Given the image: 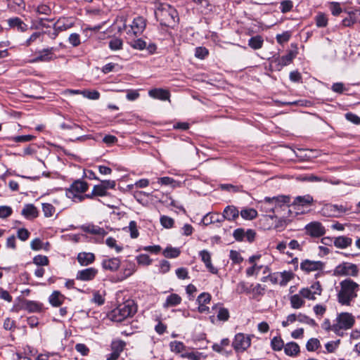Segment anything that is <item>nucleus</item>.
I'll list each match as a JSON object with an SVG mask.
<instances>
[{"mask_svg": "<svg viewBox=\"0 0 360 360\" xmlns=\"http://www.w3.org/2000/svg\"><path fill=\"white\" fill-rule=\"evenodd\" d=\"M359 285L350 278H347L340 283V290H338L337 300L343 306H352L358 296Z\"/></svg>", "mask_w": 360, "mask_h": 360, "instance_id": "obj_1", "label": "nucleus"}, {"mask_svg": "<svg viewBox=\"0 0 360 360\" xmlns=\"http://www.w3.org/2000/svg\"><path fill=\"white\" fill-rule=\"evenodd\" d=\"M290 197L288 195H278L274 197H265L259 202L261 210L265 212H272L273 214L279 213L281 210L289 209ZM271 219L276 217V214L270 216Z\"/></svg>", "mask_w": 360, "mask_h": 360, "instance_id": "obj_2", "label": "nucleus"}, {"mask_svg": "<svg viewBox=\"0 0 360 360\" xmlns=\"http://www.w3.org/2000/svg\"><path fill=\"white\" fill-rule=\"evenodd\" d=\"M155 14L160 24L166 27H173L179 20L177 11L167 4L160 5Z\"/></svg>", "mask_w": 360, "mask_h": 360, "instance_id": "obj_3", "label": "nucleus"}, {"mask_svg": "<svg viewBox=\"0 0 360 360\" xmlns=\"http://www.w3.org/2000/svg\"><path fill=\"white\" fill-rule=\"evenodd\" d=\"M136 312V306L132 301H127L119 304L110 314V319L115 322H121L132 316Z\"/></svg>", "mask_w": 360, "mask_h": 360, "instance_id": "obj_4", "label": "nucleus"}, {"mask_svg": "<svg viewBox=\"0 0 360 360\" xmlns=\"http://www.w3.org/2000/svg\"><path fill=\"white\" fill-rule=\"evenodd\" d=\"M354 323L355 318L351 313L341 312L336 317L333 332L337 335L342 337L345 330L352 328Z\"/></svg>", "mask_w": 360, "mask_h": 360, "instance_id": "obj_5", "label": "nucleus"}, {"mask_svg": "<svg viewBox=\"0 0 360 360\" xmlns=\"http://www.w3.org/2000/svg\"><path fill=\"white\" fill-rule=\"evenodd\" d=\"M359 269L356 264L343 262L338 265L334 269V275L338 276H357Z\"/></svg>", "mask_w": 360, "mask_h": 360, "instance_id": "obj_6", "label": "nucleus"}, {"mask_svg": "<svg viewBox=\"0 0 360 360\" xmlns=\"http://www.w3.org/2000/svg\"><path fill=\"white\" fill-rule=\"evenodd\" d=\"M250 345V336L242 333H237L232 342V346L236 352H245Z\"/></svg>", "mask_w": 360, "mask_h": 360, "instance_id": "obj_7", "label": "nucleus"}, {"mask_svg": "<svg viewBox=\"0 0 360 360\" xmlns=\"http://www.w3.org/2000/svg\"><path fill=\"white\" fill-rule=\"evenodd\" d=\"M350 210L351 207L347 205L328 204L323 208L324 213L333 217H340Z\"/></svg>", "mask_w": 360, "mask_h": 360, "instance_id": "obj_8", "label": "nucleus"}, {"mask_svg": "<svg viewBox=\"0 0 360 360\" xmlns=\"http://www.w3.org/2000/svg\"><path fill=\"white\" fill-rule=\"evenodd\" d=\"M20 309L29 313H40L44 311L45 308L41 302L34 300H22Z\"/></svg>", "mask_w": 360, "mask_h": 360, "instance_id": "obj_9", "label": "nucleus"}, {"mask_svg": "<svg viewBox=\"0 0 360 360\" xmlns=\"http://www.w3.org/2000/svg\"><path fill=\"white\" fill-rule=\"evenodd\" d=\"M89 186L88 184L82 180H76L70 186L68 189H67V195L69 198L72 197H78L77 193H84L88 190Z\"/></svg>", "mask_w": 360, "mask_h": 360, "instance_id": "obj_10", "label": "nucleus"}, {"mask_svg": "<svg viewBox=\"0 0 360 360\" xmlns=\"http://www.w3.org/2000/svg\"><path fill=\"white\" fill-rule=\"evenodd\" d=\"M126 342L121 340H113L111 343L112 352L107 356V360H117L123 352Z\"/></svg>", "mask_w": 360, "mask_h": 360, "instance_id": "obj_11", "label": "nucleus"}, {"mask_svg": "<svg viewBox=\"0 0 360 360\" xmlns=\"http://www.w3.org/2000/svg\"><path fill=\"white\" fill-rule=\"evenodd\" d=\"M295 57V54L290 51L285 56L275 58L271 63L274 65L276 70H281L284 66L289 65Z\"/></svg>", "mask_w": 360, "mask_h": 360, "instance_id": "obj_12", "label": "nucleus"}, {"mask_svg": "<svg viewBox=\"0 0 360 360\" xmlns=\"http://www.w3.org/2000/svg\"><path fill=\"white\" fill-rule=\"evenodd\" d=\"M324 266L325 264L321 261H312L309 259H305L300 264V269L306 272L323 270Z\"/></svg>", "mask_w": 360, "mask_h": 360, "instance_id": "obj_13", "label": "nucleus"}, {"mask_svg": "<svg viewBox=\"0 0 360 360\" xmlns=\"http://www.w3.org/2000/svg\"><path fill=\"white\" fill-rule=\"evenodd\" d=\"M307 232L312 237H321L326 233L325 228L320 222L314 221L306 226Z\"/></svg>", "mask_w": 360, "mask_h": 360, "instance_id": "obj_14", "label": "nucleus"}, {"mask_svg": "<svg viewBox=\"0 0 360 360\" xmlns=\"http://www.w3.org/2000/svg\"><path fill=\"white\" fill-rule=\"evenodd\" d=\"M98 270L94 267H89L85 269L78 271L76 274V279L82 281H89L93 280L97 275Z\"/></svg>", "mask_w": 360, "mask_h": 360, "instance_id": "obj_15", "label": "nucleus"}, {"mask_svg": "<svg viewBox=\"0 0 360 360\" xmlns=\"http://www.w3.org/2000/svg\"><path fill=\"white\" fill-rule=\"evenodd\" d=\"M56 50L53 47L44 49L39 51L37 56L32 60V62H49L53 60V52Z\"/></svg>", "mask_w": 360, "mask_h": 360, "instance_id": "obj_16", "label": "nucleus"}, {"mask_svg": "<svg viewBox=\"0 0 360 360\" xmlns=\"http://www.w3.org/2000/svg\"><path fill=\"white\" fill-rule=\"evenodd\" d=\"M121 262L119 258L113 257L109 259H104L102 261L101 265L103 269L116 271L120 266Z\"/></svg>", "mask_w": 360, "mask_h": 360, "instance_id": "obj_17", "label": "nucleus"}, {"mask_svg": "<svg viewBox=\"0 0 360 360\" xmlns=\"http://www.w3.org/2000/svg\"><path fill=\"white\" fill-rule=\"evenodd\" d=\"M7 22L11 28L15 29L18 32H24L28 30V25L18 17L11 18L7 20Z\"/></svg>", "mask_w": 360, "mask_h": 360, "instance_id": "obj_18", "label": "nucleus"}, {"mask_svg": "<svg viewBox=\"0 0 360 360\" xmlns=\"http://www.w3.org/2000/svg\"><path fill=\"white\" fill-rule=\"evenodd\" d=\"M239 214L240 212L235 206L228 205L224 208L221 217L223 221L224 219L229 221H234L238 217Z\"/></svg>", "mask_w": 360, "mask_h": 360, "instance_id": "obj_19", "label": "nucleus"}, {"mask_svg": "<svg viewBox=\"0 0 360 360\" xmlns=\"http://www.w3.org/2000/svg\"><path fill=\"white\" fill-rule=\"evenodd\" d=\"M146 25V20L141 16L135 18L131 25V29L134 34H139L143 32Z\"/></svg>", "mask_w": 360, "mask_h": 360, "instance_id": "obj_20", "label": "nucleus"}, {"mask_svg": "<svg viewBox=\"0 0 360 360\" xmlns=\"http://www.w3.org/2000/svg\"><path fill=\"white\" fill-rule=\"evenodd\" d=\"M199 255L201 257L202 261L205 263V266L207 269L214 274L218 273V270L215 268L211 262V255L207 250H203L199 252Z\"/></svg>", "mask_w": 360, "mask_h": 360, "instance_id": "obj_21", "label": "nucleus"}, {"mask_svg": "<svg viewBox=\"0 0 360 360\" xmlns=\"http://www.w3.org/2000/svg\"><path fill=\"white\" fill-rule=\"evenodd\" d=\"M80 229L86 232V233H91V234H93V235H98V236H105L108 232L105 231L104 230V229L98 226H96V225H94V224H86V225H82Z\"/></svg>", "mask_w": 360, "mask_h": 360, "instance_id": "obj_22", "label": "nucleus"}, {"mask_svg": "<svg viewBox=\"0 0 360 360\" xmlns=\"http://www.w3.org/2000/svg\"><path fill=\"white\" fill-rule=\"evenodd\" d=\"M65 298L60 292L55 290L49 297V302L52 307H58L63 304Z\"/></svg>", "mask_w": 360, "mask_h": 360, "instance_id": "obj_23", "label": "nucleus"}, {"mask_svg": "<svg viewBox=\"0 0 360 360\" xmlns=\"http://www.w3.org/2000/svg\"><path fill=\"white\" fill-rule=\"evenodd\" d=\"M77 259L81 266H88L95 261V255L91 252H82L77 255Z\"/></svg>", "mask_w": 360, "mask_h": 360, "instance_id": "obj_24", "label": "nucleus"}, {"mask_svg": "<svg viewBox=\"0 0 360 360\" xmlns=\"http://www.w3.org/2000/svg\"><path fill=\"white\" fill-rule=\"evenodd\" d=\"M148 94L150 97L162 101L169 100V91L162 89H153L149 91Z\"/></svg>", "mask_w": 360, "mask_h": 360, "instance_id": "obj_25", "label": "nucleus"}, {"mask_svg": "<svg viewBox=\"0 0 360 360\" xmlns=\"http://www.w3.org/2000/svg\"><path fill=\"white\" fill-rule=\"evenodd\" d=\"M359 15H360V9L349 11L348 17L344 18L342 21V25L345 27L352 26L357 21Z\"/></svg>", "mask_w": 360, "mask_h": 360, "instance_id": "obj_26", "label": "nucleus"}, {"mask_svg": "<svg viewBox=\"0 0 360 360\" xmlns=\"http://www.w3.org/2000/svg\"><path fill=\"white\" fill-rule=\"evenodd\" d=\"M300 346L295 342H288L285 345L284 352L286 355L295 357L300 353Z\"/></svg>", "mask_w": 360, "mask_h": 360, "instance_id": "obj_27", "label": "nucleus"}, {"mask_svg": "<svg viewBox=\"0 0 360 360\" xmlns=\"http://www.w3.org/2000/svg\"><path fill=\"white\" fill-rule=\"evenodd\" d=\"M333 243L336 248L344 249L352 245V239L345 236H338L335 238Z\"/></svg>", "mask_w": 360, "mask_h": 360, "instance_id": "obj_28", "label": "nucleus"}, {"mask_svg": "<svg viewBox=\"0 0 360 360\" xmlns=\"http://www.w3.org/2000/svg\"><path fill=\"white\" fill-rule=\"evenodd\" d=\"M72 25L73 24L72 22H69L67 18H63L58 19L56 22H54L53 28V30H56V31L60 32L70 29Z\"/></svg>", "mask_w": 360, "mask_h": 360, "instance_id": "obj_29", "label": "nucleus"}, {"mask_svg": "<svg viewBox=\"0 0 360 360\" xmlns=\"http://www.w3.org/2000/svg\"><path fill=\"white\" fill-rule=\"evenodd\" d=\"M181 302V297L176 293H172L168 295L163 304L164 308H169L179 305Z\"/></svg>", "mask_w": 360, "mask_h": 360, "instance_id": "obj_30", "label": "nucleus"}, {"mask_svg": "<svg viewBox=\"0 0 360 360\" xmlns=\"http://www.w3.org/2000/svg\"><path fill=\"white\" fill-rule=\"evenodd\" d=\"M223 221L222 217L219 215L217 213H208L203 217L202 219L201 223L205 226H208L209 224L221 222Z\"/></svg>", "mask_w": 360, "mask_h": 360, "instance_id": "obj_31", "label": "nucleus"}, {"mask_svg": "<svg viewBox=\"0 0 360 360\" xmlns=\"http://www.w3.org/2000/svg\"><path fill=\"white\" fill-rule=\"evenodd\" d=\"M313 198L310 195L297 196L293 201L294 205L307 206L312 203Z\"/></svg>", "mask_w": 360, "mask_h": 360, "instance_id": "obj_32", "label": "nucleus"}, {"mask_svg": "<svg viewBox=\"0 0 360 360\" xmlns=\"http://www.w3.org/2000/svg\"><path fill=\"white\" fill-rule=\"evenodd\" d=\"M263 44L264 39L261 35H256L248 40V46L254 50L261 49Z\"/></svg>", "mask_w": 360, "mask_h": 360, "instance_id": "obj_33", "label": "nucleus"}, {"mask_svg": "<svg viewBox=\"0 0 360 360\" xmlns=\"http://www.w3.org/2000/svg\"><path fill=\"white\" fill-rule=\"evenodd\" d=\"M21 213L26 218H35L38 215L37 208L32 204L26 205Z\"/></svg>", "mask_w": 360, "mask_h": 360, "instance_id": "obj_34", "label": "nucleus"}, {"mask_svg": "<svg viewBox=\"0 0 360 360\" xmlns=\"http://www.w3.org/2000/svg\"><path fill=\"white\" fill-rule=\"evenodd\" d=\"M243 219L245 220H252L257 217V212L253 208H245L240 212Z\"/></svg>", "mask_w": 360, "mask_h": 360, "instance_id": "obj_35", "label": "nucleus"}, {"mask_svg": "<svg viewBox=\"0 0 360 360\" xmlns=\"http://www.w3.org/2000/svg\"><path fill=\"white\" fill-rule=\"evenodd\" d=\"M181 251L177 248L171 246L167 247L162 252L163 255L167 258H176L179 256Z\"/></svg>", "mask_w": 360, "mask_h": 360, "instance_id": "obj_36", "label": "nucleus"}, {"mask_svg": "<svg viewBox=\"0 0 360 360\" xmlns=\"http://www.w3.org/2000/svg\"><path fill=\"white\" fill-rule=\"evenodd\" d=\"M279 276L281 278L279 284L281 286L286 285L287 283L294 278V274L290 271H284L283 272H281L279 273Z\"/></svg>", "mask_w": 360, "mask_h": 360, "instance_id": "obj_37", "label": "nucleus"}, {"mask_svg": "<svg viewBox=\"0 0 360 360\" xmlns=\"http://www.w3.org/2000/svg\"><path fill=\"white\" fill-rule=\"evenodd\" d=\"M290 300L291 307L294 309H300L304 304V300L301 297V296L299 294L292 295L290 297Z\"/></svg>", "mask_w": 360, "mask_h": 360, "instance_id": "obj_38", "label": "nucleus"}, {"mask_svg": "<svg viewBox=\"0 0 360 360\" xmlns=\"http://www.w3.org/2000/svg\"><path fill=\"white\" fill-rule=\"evenodd\" d=\"M271 347L274 351H281L284 349V342L281 337H274L271 340Z\"/></svg>", "mask_w": 360, "mask_h": 360, "instance_id": "obj_39", "label": "nucleus"}, {"mask_svg": "<svg viewBox=\"0 0 360 360\" xmlns=\"http://www.w3.org/2000/svg\"><path fill=\"white\" fill-rule=\"evenodd\" d=\"M315 22L318 27H325L328 25V18L326 14L319 13L315 17Z\"/></svg>", "mask_w": 360, "mask_h": 360, "instance_id": "obj_40", "label": "nucleus"}, {"mask_svg": "<svg viewBox=\"0 0 360 360\" xmlns=\"http://www.w3.org/2000/svg\"><path fill=\"white\" fill-rule=\"evenodd\" d=\"M129 44L132 48L137 50H143L146 48V42L142 39H133L129 41Z\"/></svg>", "mask_w": 360, "mask_h": 360, "instance_id": "obj_41", "label": "nucleus"}, {"mask_svg": "<svg viewBox=\"0 0 360 360\" xmlns=\"http://www.w3.org/2000/svg\"><path fill=\"white\" fill-rule=\"evenodd\" d=\"M43 33L39 32H34L24 43V45L26 46H30L32 44V43L35 42L37 39L40 41H42L41 37H42Z\"/></svg>", "mask_w": 360, "mask_h": 360, "instance_id": "obj_42", "label": "nucleus"}, {"mask_svg": "<svg viewBox=\"0 0 360 360\" xmlns=\"http://www.w3.org/2000/svg\"><path fill=\"white\" fill-rule=\"evenodd\" d=\"M297 321L300 323H306L313 327L316 326V323L313 319H311L307 315L301 313L297 315Z\"/></svg>", "mask_w": 360, "mask_h": 360, "instance_id": "obj_43", "label": "nucleus"}, {"mask_svg": "<svg viewBox=\"0 0 360 360\" xmlns=\"http://www.w3.org/2000/svg\"><path fill=\"white\" fill-rule=\"evenodd\" d=\"M209 54L207 49L203 46L196 47L195 49V56L199 59H205Z\"/></svg>", "mask_w": 360, "mask_h": 360, "instance_id": "obj_44", "label": "nucleus"}, {"mask_svg": "<svg viewBox=\"0 0 360 360\" xmlns=\"http://www.w3.org/2000/svg\"><path fill=\"white\" fill-rule=\"evenodd\" d=\"M320 346V342L316 338H311L308 340L306 345V348L309 352H314Z\"/></svg>", "mask_w": 360, "mask_h": 360, "instance_id": "obj_45", "label": "nucleus"}, {"mask_svg": "<svg viewBox=\"0 0 360 360\" xmlns=\"http://www.w3.org/2000/svg\"><path fill=\"white\" fill-rule=\"evenodd\" d=\"M122 41L119 38H114L109 41V48L112 51H117L122 49Z\"/></svg>", "mask_w": 360, "mask_h": 360, "instance_id": "obj_46", "label": "nucleus"}, {"mask_svg": "<svg viewBox=\"0 0 360 360\" xmlns=\"http://www.w3.org/2000/svg\"><path fill=\"white\" fill-rule=\"evenodd\" d=\"M108 194V191L104 189L101 184L95 185L91 192V195L97 196H105Z\"/></svg>", "mask_w": 360, "mask_h": 360, "instance_id": "obj_47", "label": "nucleus"}, {"mask_svg": "<svg viewBox=\"0 0 360 360\" xmlns=\"http://www.w3.org/2000/svg\"><path fill=\"white\" fill-rule=\"evenodd\" d=\"M293 8V3L290 0H285L281 2L280 10L281 13H286L292 10Z\"/></svg>", "mask_w": 360, "mask_h": 360, "instance_id": "obj_48", "label": "nucleus"}, {"mask_svg": "<svg viewBox=\"0 0 360 360\" xmlns=\"http://www.w3.org/2000/svg\"><path fill=\"white\" fill-rule=\"evenodd\" d=\"M170 348L172 352L180 353L185 349L186 346L181 342L174 341L170 342Z\"/></svg>", "mask_w": 360, "mask_h": 360, "instance_id": "obj_49", "label": "nucleus"}, {"mask_svg": "<svg viewBox=\"0 0 360 360\" xmlns=\"http://www.w3.org/2000/svg\"><path fill=\"white\" fill-rule=\"evenodd\" d=\"M8 6L15 10L24 9L25 3L24 0H8Z\"/></svg>", "mask_w": 360, "mask_h": 360, "instance_id": "obj_50", "label": "nucleus"}, {"mask_svg": "<svg viewBox=\"0 0 360 360\" xmlns=\"http://www.w3.org/2000/svg\"><path fill=\"white\" fill-rule=\"evenodd\" d=\"M33 262L37 266H46L49 264V259L46 256L39 255L33 258Z\"/></svg>", "mask_w": 360, "mask_h": 360, "instance_id": "obj_51", "label": "nucleus"}, {"mask_svg": "<svg viewBox=\"0 0 360 360\" xmlns=\"http://www.w3.org/2000/svg\"><path fill=\"white\" fill-rule=\"evenodd\" d=\"M229 311L226 308L220 307L217 313V319L219 321H226L229 319Z\"/></svg>", "mask_w": 360, "mask_h": 360, "instance_id": "obj_52", "label": "nucleus"}, {"mask_svg": "<svg viewBox=\"0 0 360 360\" xmlns=\"http://www.w3.org/2000/svg\"><path fill=\"white\" fill-rule=\"evenodd\" d=\"M174 221L172 218L167 216H162L160 217V224L166 229L172 228L174 225Z\"/></svg>", "mask_w": 360, "mask_h": 360, "instance_id": "obj_53", "label": "nucleus"}, {"mask_svg": "<svg viewBox=\"0 0 360 360\" xmlns=\"http://www.w3.org/2000/svg\"><path fill=\"white\" fill-rule=\"evenodd\" d=\"M299 295L302 297L307 298L308 300H314L316 299L315 295L313 293L312 290L309 288H302L300 290Z\"/></svg>", "mask_w": 360, "mask_h": 360, "instance_id": "obj_54", "label": "nucleus"}, {"mask_svg": "<svg viewBox=\"0 0 360 360\" xmlns=\"http://www.w3.org/2000/svg\"><path fill=\"white\" fill-rule=\"evenodd\" d=\"M106 245L111 248H115L117 252H120L123 248L117 245V241L115 238L109 237L105 240Z\"/></svg>", "mask_w": 360, "mask_h": 360, "instance_id": "obj_55", "label": "nucleus"}, {"mask_svg": "<svg viewBox=\"0 0 360 360\" xmlns=\"http://www.w3.org/2000/svg\"><path fill=\"white\" fill-rule=\"evenodd\" d=\"M211 300V295L207 292H202L197 298V302L198 304H206L210 303Z\"/></svg>", "mask_w": 360, "mask_h": 360, "instance_id": "obj_56", "label": "nucleus"}, {"mask_svg": "<svg viewBox=\"0 0 360 360\" xmlns=\"http://www.w3.org/2000/svg\"><path fill=\"white\" fill-rule=\"evenodd\" d=\"M181 356L189 360H200V357L205 358L200 352H187L181 354Z\"/></svg>", "mask_w": 360, "mask_h": 360, "instance_id": "obj_57", "label": "nucleus"}, {"mask_svg": "<svg viewBox=\"0 0 360 360\" xmlns=\"http://www.w3.org/2000/svg\"><path fill=\"white\" fill-rule=\"evenodd\" d=\"M42 210L44 213L45 217H49L53 214L55 211L54 207L49 203H43L42 204Z\"/></svg>", "mask_w": 360, "mask_h": 360, "instance_id": "obj_58", "label": "nucleus"}, {"mask_svg": "<svg viewBox=\"0 0 360 360\" xmlns=\"http://www.w3.org/2000/svg\"><path fill=\"white\" fill-rule=\"evenodd\" d=\"M13 210L11 207L6 205L0 206V218L5 219L11 215Z\"/></svg>", "mask_w": 360, "mask_h": 360, "instance_id": "obj_59", "label": "nucleus"}, {"mask_svg": "<svg viewBox=\"0 0 360 360\" xmlns=\"http://www.w3.org/2000/svg\"><path fill=\"white\" fill-rule=\"evenodd\" d=\"M68 41L74 47L78 46L81 44L80 36L77 33H72L69 36Z\"/></svg>", "mask_w": 360, "mask_h": 360, "instance_id": "obj_60", "label": "nucleus"}, {"mask_svg": "<svg viewBox=\"0 0 360 360\" xmlns=\"http://www.w3.org/2000/svg\"><path fill=\"white\" fill-rule=\"evenodd\" d=\"M136 260L139 264L143 265H149L152 262V259L149 257V256L145 254H141L137 256Z\"/></svg>", "mask_w": 360, "mask_h": 360, "instance_id": "obj_61", "label": "nucleus"}, {"mask_svg": "<svg viewBox=\"0 0 360 360\" xmlns=\"http://www.w3.org/2000/svg\"><path fill=\"white\" fill-rule=\"evenodd\" d=\"M82 95L91 100H97L100 97V93L98 91H82Z\"/></svg>", "mask_w": 360, "mask_h": 360, "instance_id": "obj_62", "label": "nucleus"}, {"mask_svg": "<svg viewBox=\"0 0 360 360\" xmlns=\"http://www.w3.org/2000/svg\"><path fill=\"white\" fill-rule=\"evenodd\" d=\"M30 247L33 250H36V251L42 250L43 242L40 238H36L31 241Z\"/></svg>", "mask_w": 360, "mask_h": 360, "instance_id": "obj_63", "label": "nucleus"}, {"mask_svg": "<svg viewBox=\"0 0 360 360\" xmlns=\"http://www.w3.org/2000/svg\"><path fill=\"white\" fill-rule=\"evenodd\" d=\"M30 233L24 228L18 230L17 236L22 241L27 240L30 237Z\"/></svg>", "mask_w": 360, "mask_h": 360, "instance_id": "obj_64", "label": "nucleus"}]
</instances>
